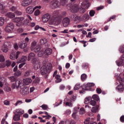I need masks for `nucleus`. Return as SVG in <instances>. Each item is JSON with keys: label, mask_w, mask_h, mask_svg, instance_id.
<instances>
[{"label": "nucleus", "mask_w": 124, "mask_h": 124, "mask_svg": "<svg viewBox=\"0 0 124 124\" xmlns=\"http://www.w3.org/2000/svg\"><path fill=\"white\" fill-rule=\"evenodd\" d=\"M64 101H66V102H63V104H65V106H68V107H72L73 106V104H72V102H71L70 100H69L68 98H66L64 99Z\"/></svg>", "instance_id": "f8f14e48"}, {"label": "nucleus", "mask_w": 124, "mask_h": 124, "mask_svg": "<svg viewBox=\"0 0 124 124\" xmlns=\"http://www.w3.org/2000/svg\"><path fill=\"white\" fill-rule=\"evenodd\" d=\"M16 114H18L17 115L21 116V115H23V114H24V110L21 108H18L16 110Z\"/></svg>", "instance_id": "412c9836"}, {"label": "nucleus", "mask_w": 124, "mask_h": 124, "mask_svg": "<svg viewBox=\"0 0 124 124\" xmlns=\"http://www.w3.org/2000/svg\"><path fill=\"white\" fill-rule=\"evenodd\" d=\"M59 14V11L53 12L52 16H51V15L48 13L44 14L42 17V22L43 23H47V22H48L49 25H53V24H55V23L59 20L60 18Z\"/></svg>", "instance_id": "f257e3e1"}, {"label": "nucleus", "mask_w": 124, "mask_h": 124, "mask_svg": "<svg viewBox=\"0 0 124 124\" xmlns=\"http://www.w3.org/2000/svg\"><path fill=\"white\" fill-rule=\"evenodd\" d=\"M89 14H90V16H91V17H93V16H94V14H95V12L93 10H91L89 12Z\"/></svg>", "instance_id": "8fccbe9b"}, {"label": "nucleus", "mask_w": 124, "mask_h": 124, "mask_svg": "<svg viewBox=\"0 0 124 124\" xmlns=\"http://www.w3.org/2000/svg\"><path fill=\"white\" fill-rule=\"evenodd\" d=\"M15 13L17 16H20V15H22V12L19 11H15Z\"/></svg>", "instance_id": "4d7b16f0"}, {"label": "nucleus", "mask_w": 124, "mask_h": 124, "mask_svg": "<svg viewBox=\"0 0 124 124\" xmlns=\"http://www.w3.org/2000/svg\"><path fill=\"white\" fill-rule=\"evenodd\" d=\"M10 46H11V43H10V42H5L1 47V51H2L3 53H7L8 52V48H10Z\"/></svg>", "instance_id": "1a4fd4ad"}, {"label": "nucleus", "mask_w": 124, "mask_h": 124, "mask_svg": "<svg viewBox=\"0 0 124 124\" xmlns=\"http://www.w3.org/2000/svg\"><path fill=\"white\" fill-rule=\"evenodd\" d=\"M79 11V7L78 5H73L71 8V11L73 13H76V12H78Z\"/></svg>", "instance_id": "2eb2a0df"}, {"label": "nucleus", "mask_w": 124, "mask_h": 124, "mask_svg": "<svg viewBox=\"0 0 124 124\" xmlns=\"http://www.w3.org/2000/svg\"><path fill=\"white\" fill-rule=\"evenodd\" d=\"M34 11V9L32 6H30L26 9V12L28 14H32Z\"/></svg>", "instance_id": "4468645a"}, {"label": "nucleus", "mask_w": 124, "mask_h": 124, "mask_svg": "<svg viewBox=\"0 0 124 124\" xmlns=\"http://www.w3.org/2000/svg\"><path fill=\"white\" fill-rule=\"evenodd\" d=\"M75 23H79L82 21V18L79 16H76L74 19Z\"/></svg>", "instance_id": "bb28decb"}, {"label": "nucleus", "mask_w": 124, "mask_h": 124, "mask_svg": "<svg viewBox=\"0 0 124 124\" xmlns=\"http://www.w3.org/2000/svg\"><path fill=\"white\" fill-rule=\"evenodd\" d=\"M44 55V51L43 50H41L38 53V56L39 57H42Z\"/></svg>", "instance_id": "49530a36"}, {"label": "nucleus", "mask_w": 124, "mask_h": 124, "mask_svg": "<svg viewBox=\"0 0 124 124\" xmlns=\"http://www.w3.org/2000/svg\"><path fill=\"white\" fill-rule=\"evenodd\" d=\"M98 110V106H96V107L92 108L91 109V111L93 113H96Z\"/></svg>", "instance_id": "c85d7f7f"}, {"label": "nucleus", "mask_w": 124, "mask_h": 124, "mask_svg": "<svg viewBox=\"0 0 124 124\" xmlns=\"http://www.w3.org/2000/svg\"><path fill=\"white\" fill-rule=\"evenodd\" d=\"M79 112L80 115H83V114H85V109H84V108H80Z\"/></svg>", "instance_id": "09e8293b"}, {"label": "nucleus", "mask_w": 124, "mask_h": 124, "mask_svg": "<svg viewBox=\"0 0 124 124\" xmlns=\"http://www.w3.org/2000/svg\"><path fill=\"white\" fill-rule=\"evenodd\" d=\"M24 20L25 18L23 17H17L14 18L12 21L14 23H16L17 27H21L24 24Z\"/></svg>", "instance_id": "0eeeda50"}, {"label": "nucleus", "mask_w": 124, "mask_h": 124, "mask_svg": "<svg viewBox=\"0 0 124 124\" xmlns=\"http://www.w3.org/2000/svg\"><path fill=\"white\" fill-rule=\"evenodd\" d=\"M61 33H69L68 30L67 29L64 30L63 31H61Z\"/></svg>", "instance_id": "338daca9"}, {"label": "nucleus", "mask_w": 124, "mask_h": 124, "mask_svg": "<svg viewBox=\"0 0 124 124\" xmlns=\"http://www.w3.org/2000/svg\"><path fill=\"white\" fill-rule=\"evenodd\" d=\"M52 53H53V50L51 48H47L45 50V54L46 56H50L52 55Z\"/></svg>", "instance_id": "a211bd4d"}, {"label": "nucleus", "mask_w": 124, "mask_h": 124, "mask_svg": "<svg viewBox=\"0 0 124 124\" xmlns=\"http://www.w3.org/2000/svg\"><path fill=\"white\" fill-rule=\"evenodd\" d=\"M32 2V0H23L21 2L22 6L26 7L29 6Z\"/></svg>", "instance_id": "9b49d317"}, {"label": "nucleus", "mask_w": 124, "mask_h": 124, "mask_svg": "<svg viewBox=\"0 0 124 124\" xmlns=\"http://www.w3.org/2000/svg\"><path fill=\"white\" fill-rule=\"evenodd\" d=\"M77 113H76V112H74L72 114V117H73V118H74V119H76V118H77V120H78V116H77Z\"/></svg>", "instance_id": "864d4df0"}, {"label": "nucleus", "mask_w": 124, "mask_h": 124, "mask_svg": "<svg viewBox=\"0 0 124 124\" xmlns=\"http://www.w3.org/2000/svg\"><path fill=\"white\" fill-rule=\"evenodd\" d=\"M90 5V4L88 2H83L80 6V8L79 9V10H80L81 13H84V12H86V9L89 8Z\"/></svg>", "instance_id": "6e6552de"}, {"label": "nucleus", "mask_w": 124, "mask_h": 124, "mask_svg": "<svg viewBox=\"0 0 124 124\" xmlns=\"http://www.w3.org/2000/svg\"><path fill=\"white\" fill-rule=\"evenodd\" d=\"M117 80H119V82L120 84H119L116 88V91L118 92V93H123L124 91V79H123L121 77H118L117 78Z\"/></svg>", "instance_id": "39448f33"}, {"label": "nucleus", "mask_w": 124, "mask_h": 124, "mask_svg": "<svg viewBox=\"0 0 124 124\" xmlns=\"http://www.w3.org/2000/svg\"><path fill=\"white\" fill-rule=\"evenodd\" d=\"M7 16L8 18L12 19V18H14V17H15V15L12 13H7Z\"/></svg>", "instance_id": "cd10ccee"}, {"label": "nucleus", "mask_w": 124, "mask_h": 124, "mask_svg": "<svg viewBox=\"0 0 124 124\" xmlns=\"http://www.w3.org/2000/svg\"><path fill=\"white\" fill-rule=\"evenodd\" d=\"M92 97L93 99H94V100H96V101H98L99 100V97L98 96V95H97V94L93 95Z\"/></svg>", "instance_id": "72a5a7b5"}, {"label": "nucleus", "mask_w": 124, "mask_h": 124, "mask_svg": "<svg viewBox=\"0 0 124 124\" xmlns=\"http://www.w3.org/2000/svg\"><path fill=\"white\" fill-rule=\"evenodd\" d=\"M4 91L5 92H11V88L9 87V86H6L4 88Z\"/></svg>", "instance_id": "c03bdc74"}, {"label": "nucleus", "mask_w": 124, "mask_h": 124, "mask_svg": "<svg viewBox=\"0 0 124 124\" xmlns=\"http://www.w3.org/2000/svg\"><path fill=\"white\" fill-rule=\"evenodd\" d=\"M27 60H28V57L26 56H22L19 59V62H17V63H20V62H25Z\"/></svg>", "instance_id": "6ab92c4d"}, {"label": "nucleus", "mask_w": 124, "mask_h": 124, "mask_svg": "<svg viewBox=\"0 0 124 124\" xmlns=\"http://www.w3.org/2000/svg\"><path fill=\"white\" fill-rule=\"evenodd\" d=\"M50 6L52 9L58 8V7H60V1L58 0H53L51 1Z\"/></svg>", "instance_id": "9d476101"}, {"label": "nucleus", "mask_w": 124, "mask_h": 124, "mask_svg": "<svg viewBox=\"0 0 124 124\" xmlns=\"http://www.w3.org/2000/svg\"><path fill=\"white\" fill-rule=\"evenodd\" d=\"M119 51L120 53H124V46H120L119 48Z\"/></svg>", "instance_id": "6e6d98bb"}, {"label": "nucleus", "mask_w": 124, "mask_h": 124, "mask_svg": "<svg viewBox=\"0 0 124 124\" xmlns=\"http://www.w3.org/2000/svg\"><path fill=\"white\" fill-rule=\"evenodd\" d=\"M22 81L24 85H30V84L31 83L32 80L31 78H26L25 79H23Z\"/></svg>", "instance_id": "f3484780"}, {"label": "nucleus", "mask_w": 124, "mask_h": 124, "mask_svg": "<svg viewBox=\"0 0 124 124\" xmlns=\"http://www.w3.org/2000/svg\"><path fill=\"white\" fill-rule=\"evenodd\" d=\"M4 24V18L0 17V26H3Z\"/></svg>", "instance_id": "4c0bfd02"}, {"label": "nucleus", "mask_w": 124, "mask_h": 124, "mask_svg": "<svg viewBox=\"0 0 124 124\" xmlns=\"http://www.w3.org/2000/svg\"><path fill=\"white\" fill-rule=\"evenodd\" d=\"M60 2L62 5H64L67 3V0H60Z\"/></svg>", "instance_id": "a18cd8bd"}, {"label": "nucleus", "mask_w": 124, "mask_h": 124, "mask_svg": "<svg viewBox=\"0 0 124 124\" xmlns=\"http://www.w3.org/2000/svg\"><path fill=\"white\" fill-rule=\"evenodd\" d=\"M23 25H29V20L25 19V20H23Z\"/></svg>", "instance_id": "e2e57ef3"}, {"label": "nucleus", "mask_w": 124, "mask_h": 124, "mask_svg": "<svg viewBox=\"0 0 124 124\" xmlns=\"http://www.w3.org/2000/svg\"><path fill=\"white\" fill-rule=\"evenodd\" d=\"M92 97L91 96L86 97L84 99L85 104H88V103H90L92 101Z\"/></svg>", "instance_id": "aec40b11"}, {"label": "nucleus", "mask_w": 124, "mask_h": 124, "mask_svg": "<svg viewBox=\"0 0 124 124\" xmlns=\"http://www.w3.org/2000/svg\"><path fill=\"white\" fill-rule=\"evenodd\" d=\"M15 29L14 24L12 22H9L5 26L4 30L7 33H11Z\"/></svg>", "instance_id": "423d86ee"}, {"label": "nucleus", "mask_w": 124, "mask_h": 124, "mask_svg": "<svg viewBox=\"0 0 124 124\" xmlns=\"http://www.w3.org/2000/svg\"><path fill=\"white\" fill-rule=\"evenodd\" d=\"M55 79H56L55 80L56 83H61L62 81V78H61V76L59 75L55 76Z\"/></svg>", "instance_id": "b1692460"}, {"label": "nucleus", "mask_w": 124, "mask_h": 124, "mask_svg": "<svg viewBox=\"0 0 124 124\" xmlns=\"http://www.w3.org/2000/svg\"><path fill=\"white\" fill-rule=\"evenodd\" d=\"M40 107L42 108L43 110H47V109L48 108V107H47V105H42L40 106Z\"/></svg>", "instance_id": "3c124183"}, {"label": "nucleus", "mask_w": 124, "mask_h": 124, "mask_svg": "<svg viewBox=\"0 0 124 124\" xmlns=\"http://www.w3.org/2000/svg\"><path fill=\"white\" fill-rule=\"evenodd\" d=\"M71 114V110L70 109H67L65 112V115H70Z\"/></svg>", "instance_id": "680f3d73"}, {"label": "nucleus", "mask_w": 124, "mask_h": 124, "mask_svg": "<svg viewBox=\"0 0 124 124\" xmlns=\"http://www.w3.org/2000/svg\"><path fill=\"white\" fill-rule=\"evenodd\" d=\"M21 115L16 113L15 115L13 117V120L15 121H20V117Z\"/></svg>", "instance_id": "a878e982"}, {"label": "nucleus", "mask_w": 124, "mask_h": 124, "mask_svg": "<svg viewBox=\"0 0 124 124\" xmlns=\"http://www.w3.org/2000/svg\"><path fill=\"white\" fill-rule=\"evenodd\" d=\"M85 89L84 90H85V91H90V90H91L90 87H89V85H88V84H87L85 86Z\"/></svg>", "instance_id": "13d9d810"}, {"label": "nucleus", "mask_w": 124, "mask_h": 124, "mask_svg": "<svg viewBox=\"0 0 124 124\" xmlns=\"http://www.w3.org/2000/svg\"><path fill=\"white\" fill-rule=\"evenodd\" d=\"M40 10L37 9L35 11L34 13V16H39V15H40Z\"/></svg>", "instance_id": "473e14b6"}, {"label": "nucleus", "mask_w": 124, "mask_h": 124, "mask_svg": "<svg viewBox=\"0 0 124 124\" xmlns=\"http://www.w3.org/2000/svg\"><path fill=\"white\" fill-rule=\"evenodd\" d=\"M87 76L86 75V74H83L81 76V79L82 81H85L86 79L87 78Z\"/></svg>", "instance_id": "2f4dec72"}, {"label": "nucleus", "mask_w": 124, "mask_h": 124, "mask_svg": "<svg viewBox=\"0 0 124 124\" xmlns=\"http://www.w3.org/2000/svg\"><path fill=\"white\" fill-rule=\"evenodd\" d=\"M11 64V62L9 60H7L6 61V66H10V65Z\"/></svg>", "instance_id": "bf43d9fd"}, {"label": "nucleus", "mask_w": 124, "mask_h": 124, "mask_svg": "<svg viewBox=\"0 0 124 124\" xmlns=\"http://www.w3.org/2000/svg\"><path fill=\"white\" fill-rule=\"evenodd\" d=\"M15 58H16V56H15V51H12L10 55V58L11 60L14 61V60H15Z\"/></svg>", "instance_id": "4be33fe9"}, {"label": "nucleus", "mask_w": 124, "mask_h": 124, "mask_svg": "<svg viewBox=\"0 0 124 124\" xmlns=\"http://www.w3.org/2000/svg\"><path fill=\"white\" fill-rule=\"evenodd\" d=\"M5 61V59H4V56L3 55H0V62H2Z\"/></svg>", "instance_id": "603ef678"}, {"label": "nucleus", "mask_w": 124, "mask_h": 124, "mask_svg": "<svg viewBox=\"0 0 124 124\" xmlns=\"http://www.w3.org/2000/svg\"><path fill=\"white\" fill-rule=\"evenodd\" d=\"M3 103L4 105L7 106L10 104V101H9V100H6L3 101Z\"/></svg>", "instance_id": "de8ad7c7"}, {"label": "nucleus", "mask_w": 124, "mask_h": 124, "mask_svg": "<svg viewBox=\"0 0 124 124\" xmlns=\"http://www.w3.org/2000/svg\"><path fill=\"white\" fill-rule=\"evenodd\" d=\"M30 75H31V71L28 70L25 72L24 76H26V77H28Z\"/></svg>", "instance_id": "37998d69"}, {"label": "nucleus", "mask_w": 124, "mask_h": 124, "mask_svg": "<svg viewBox=\"0 0 124 124\" xmlns=\"http://www.w3.org/2000/svg\"><path fill=\"white\" fill-rule=\"evenodd\" d=\"M84 124H96V122L90 123V121H89V119H87L84 122Z\"/></svg>", "instance_id": "ea45409f"}, {"label": "nucleus", "mask_w": 124, "mask_h": 124, "mask_svg": "<svg viewBox=\"0 0 124 124\" xmlns=\"http://www.w3.org/2000/svg\"><path fill=\"white\" fill-rule=\"evenodd\" d=\"M23 103L22 100H17L15 104V106H18V105H21Z\"/></svg>", "instance_id": "58836bf2"}, {"label": "nucleus", "mask_w": 124, "mask_h": 124, "mask_svg": "<svg viewBox=\"0 0 124 124\" xmlns=\"http://www.w3.org/2000/svg\"><path fill=\"white\" fill-rule=\"evenodd\" d=\"M104 8V6H99V7H97L96 8V9L97 10H101V9H103Z\"/></svg>", "instance_id": "0e129e2a"}, {"label": "nucleus", "mask_w": 124, "mask_h": 124, "mask_svg": "<svg viewBox=\"0 0 124 124\" xmlns=\"http://www.w3.org/2000/svg\"><path fill=\"white\" fill-rule=\"evenodd\" d=\"M9 79L11 82H15V81H16V78L14 76L9 77Z\"/></svg>", "instance_id": "c9c22d12"}, {"label": "nucleus", "mask_w": 124, "mask_h": 124, "mask_svg": "<svg viewBox=\"0 0 124 124\" xmlns=\"http://www.w3.org/2000/svg\"><path fill=\"white\" fill-rule=\"evenodd\" d=\"M31 60V63L33 65V67L35 70H37L40 68V66L41 65V63L38 60V59L35 58V54L33 52L30 53L28 55V61H30Z\"/></svg>", "instance_id": "7ed1b4c3"}, {"label": "nucleus", "mask_w": 124, "mask_h": 124, "mask_svg": "<svg viewBox=\"0 0 124 124\" xmlns=\"http://www.w3.org/2000/svg\"><path fill=\"white\" fill-rule=\"evenodd\" d=\"M78 111H79V108L78 107H76L74 108V112H75L77 114V113H78Z\"/></svg>", "instance_id": "69168bd1"}, {"label": "nucleus", "mask_w": 124, "mask_h": 124, "mask_svg": "<svg viewBox=\"0 0 124 124\" xmlns=\"http://www.w3.org/2000/svg\"><path fill=\"white\" fill-rule=\"evenodd\" d=\"M32 51H34L35 53H37L38 52H39L40 51V46H36L35 48H34L32 50Z\"/></svg>", "instance_id": "7c9ffc66"}, {"label": "nucleus", "mask_w": 124, "mask_h": 124, "mask_svg": "<svg viewBox=\"0 0 124 124\" xmlns=\"http://www.w3.org/2000/svg\"><path fill=\"white\" fill-rule=\"evenodd\" d=\"M18 88L20 89V93L22 95L29 94V88L26 87L22 80H17L15 83L12 84V88L13 90H15V89H18Z\"/></svg>", "instance_id": "f03ea898"}, {"label": "nucleus", "mask_w": 124, "mask_h": 124, "mask_svg": "<svg viewBox=\"0 0 124 124\" xmlns=\"http://www.w3.org/2000/svg\"><path fill=\"white\" fill-rule=\"evenodd\" d=\"M69 23H70V20H69L68 17H65L62 20L63 27H68L69 25Z\"/></svg>", "instance_id": "ddd939ff"}, {"label": "nucleus", "mask_w": 124, "mask_h": 124, "mask_svg": "<svg viewBox=\"0 0 124 124\" xmlns=\"http://www.w3.org/2000/svg\"><path fill=\"white\" fill-rule=\"evenodd\" d=\"M90 105H92V106H95L96 105V102L94 100H92L90 102Z\"/></svg>", "instance_id": "a19ab883"}, {"label": "nucleus", "mask_w": 124, "mask_h": 124, "mask_svg": "<svg viewBox=\"0 0 124 124\" xmlns=\"http://www.w3.org/2000/svg\"><path fill=\"white\" fill-rule=\"evenodd\" d=\"M47 42H48V40L46 38L41 39L39 41L41 45H44L46 43H47Z\"/></svg>", "instance_id": "393cba45"}, {"label": "nucleus", "mask_w": 124, "mask_h": 124, "mask_svg": "<svg viewBox=\"0 0 124 124\" xmlns=\"http://www.w3.org/2000/svg\"><path fill=\"white\" fill-rule=\"evenodd\" d=\"M21 74H22V72L18 70L15 72V73L14 74V75L15 76H17V77H19V76H21Z\"/></svg>", "instance_id": "f704fd0d"}, {"label": "nucleus", "mask_w": 124, "mask_h": 124, "mask_svg": "<svg viewBox=\"0 0 124 124\" xmlns=\"http://www.w3.org/2000/svg\"><path fill=\"white\" fill-rule=\"evenodd\" d=\"M17 33H22L24 31V30L22 28H19L16 30Z\"/></svg>", "instance_id": "5fc2aeb1"}, {"label": "nucleus", "mask_w": 124, "mask_h": 124, "mask_svg": "<svg viewBox=\"0 0 124 124\" xmlns=\"http://www.w3.org/2000/svg\"><path fill=\"white\" fill-rule=\"evenodd\" d=\"M52 69V65L51 64H44L41 68V74L47 76Z\"/></svg>", "instance_id": "20e7f679"}, {"label": "nucleus", "mask_w": 124, "mask_h": 124, "mask_svg": "<svg viewBox=\"0 0 124 124\" xmlns=\"http://www.w3.org/2000/svg\"><path fill=\"white\" fill-rule=\"evenodd\" d=\"M80 86L79 84H77L75 85V87H74V90L75 91H77L78 90H79L80 88Z\"/></svg>", "instance_id": "79ce46f5"}, {"label": "nucleus", "mask_w": 124, "mask_h": 124, "mask_svg": "<svg viewBox=\"0 0 124 124\" xmlns=\"http://www.w3.org/2000/svg\"><path fill=\"white\" fill-rule=\"evenodd\" d=\"M21 54V52L17 51L16 53V59L17 60L19 58V55Z\"/></svg>", "instance_id": "052dcab7"}, {"label": "nucleus", "mask_w": 124, "mask_h": 124, "mask_svg": "<svg viewBox=\"0 0 124 124\" xmlns=\"http://www.w3.org/2000/svg\"><path fill=\"white\" fill-rule=\"evenodd\" d=\"M68 100H70L71 102H73V101H75L76 100V96H73L71 98H69Z\"/></svg>", "instance_id": "e433bc0d"}, {"label": "nucleus", "mask_w": 124, "mask_h": 124, "mask_svg": "<svg viewBox=\"0 0 124 124\" xmlns=\"http://www.w3.org/2000/svg\"><path fill=\"white\" fill-rule=\"evenodd\" d=\"M67 122H68V121H67L66 122H64V121H62L59 123V124H68Z\"/></svg>", "instance_id": "774afa93"}, {"label": "nucleus", "mask_w": 124, "mask_h": 124, "mask_svg": "<svg viewBox=\"0 0 124 124\" xmlns=\"http://www.w3.org/2000/svg\"><path fill=\"white\" fill-rule=\"evenodd\" d=\"M90 19V15L88 14L83 15L81 17V21L83 22H87Z\"/></svg>", "instance_id": "dca6fc26"}, {"label": "nucleus", "mask_w": 124, "mask_h": 124, "mask_svg": "<svg viewBox=\"0 0 124 124\" xmlns=\"http://www.w3.org/2000/svg\"><path fill=\"white\" fill-rule=\"evenodd\" d=\"M36 44H37V43L36 41H33L31 43V51H32L34 47L36 46Z\"/></svg>", "instance_id": "c756f323"}, {"label": "nucleus", "mask_w": 124, "mask_h": 124, "mask_svg": "<svg viewBox=\"0 0 124 124\" xmlns=\"http://www.w3.org/2000/svg\"><path fill=\"white\" fill-rule=\"evenodd\" d=\"M28 44H27V43H20L19 45V48H20V49H25V48H26V47H27Z\"/></svg>", "instance_id": "5701e85b"}]
</instances>
